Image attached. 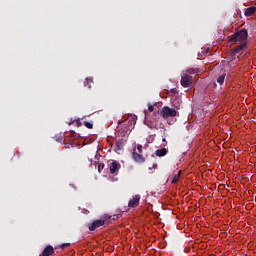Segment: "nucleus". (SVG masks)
I'll return each mask as SVG.
<instances>
[{"mask_svg":"<svg viewBox=\"0 0 256 256\" xmlns=\"http://www.w3.org/2000/svg\"><path fill=\"white\" fill-rule=\"evenodd\" d=\"M84 125L87 129H93V122L84 121Z\"/></svg>","mask_w":256,"mask_h":256,"instance_id":"nucleus-17","label":"nucleus"},{"mask_svg":"<svg viewBox=\"0 0 256 256\" xmlns=\"http://www.w3.org/2000/svg\"><path fill=\"white\" fill-rule=\"evenodd\" d=\"M163 143H167V139L163 138L162 139Z\"/></svg>","mask_w":256,"mask_h":256,"instance_id":"nucleus-22","label":"nucleus"},{"mask_svg":"<svg viewBox=\"0 0 256 256\" xmlns=\"http://www.w3.org/2000/svg\"><path fill=\"white\" fill-rule=\"evenodd\" d=\"M103 169H105V164L99 163V164H98V171H99V173H101V171H102Z\"/></svg>","mask_w":256,"mask_h":256,"instance_id":"nucleus-18","label":"nucleus"},{"mask_svg":"<svg viewBox=\"0 0 256 256\" xmlns=\"http://www.w3.org/2000/svg\"><path fill=\"white\" fill-rule=\"evenodd\" d=\"M155 107L153 105H149L148 106V111H150V113H153Z\"/></svg>","mask_w":256,"mask_h":256,"instance_id":"nucleus-21","label":"nucleus"},{"mask_svg":"<svg viewBox=\"0 0 256 256\" xmlns=\"http://www.w3.org/2000/svg\"><path fill=\"white\" fill-rule=\"evenodd\" d=\"M160 115L163 119H169L171 117H179V112L169 106H164L160 112Z\"/></svg>","mask_w":256,"mask_h":256,"instance_id":"nucleus-3","label":"nucleus"},{"mask_svg":"<svg viewBox=\"0 0 256 256\" xmlns=\"http://www.w3.org/2000/svg\"><path fill=\"white\" fill-rule=\"evenodd\" d=\"M137 151H138V153H143V145L138 144L137 145Z\"/></svg>","mask_w":256,"mask_h":256,"instance_id":"nucleus-20","label":"nucleus"},{"mask_svg":"<svg viewBox=\"0 0 256 256\" xmlns=\"http://www.w3.org/2000/svg\"><path fill=\"white\" fill-rule=\"evenodd\" d=\"M180 84L185 88L193 87V76H190L189 74L182 75Z\"/></svg>","mask_w":256,"mask_h":256,"instance_id":"nucleus-4","label":"nucleus"},{"mask_svg":"<svg viewBox=\"0 0 256 256\" xmlns=\"http://www.w3.org/2000/svg\"><path fill=\"white\" fill-rule=\"evenodd\" d=\"M255 11H256V7L255 6L248 7L245 10L244 15H245V17H251L253 15V13H255Z\"/></svg>","mask_w":256,"mask_h":256,"instance_id":"nucleus-10","label":"nucleus"},{"mask_svg":"<svg viewBox=\"0 0 256 256\" xmlns=\"http://www.w3.org/2000/svg\"><path fill=\"white\" fill-rule=\"evenodd\" d=\"M139 201H141V195H135L129 202L128 207H139Z\"/></svg>","mask_w":256,"mask_h":256,"instance_id":"nucleus-6","label":"nucleus"},{"mask_svg":"<svg viewBox=\"0 0 256 256\" xmlns=\"http://www.w3.org/2000/svg\"><path fill=\"white\" fill-rule=\"evenodd\" d=\"M181 173H182V171L180 170L177 174L173 175L172 184H175L179 181V177H181Z\"/></svg>","mask_w":256,"mask_h":256,"instance_id":"nucleus-12","label":"nucleus"},{"mask_svg":"<svg viewBox=\"0 0 256 256\" xmlns=\"http://www.w3.org/2000/svg\"><path fill=\"white\" fill-rule=\"evenodd\" d=\"M111 219V216H101L99 220H94L91 224H89L88 229L89 231H95V229H99V227H103L105 223H107Z\"/></svg>","mask_w":256,"mask_h":256,"instance_id":"nucleus-2","label":"nucleus"},{"mask_svg":"<svg viewBox=\"0 0 256 256\" xmlns=\"http://www.w3.org/2000/svg\"><path fill=\"white\" fill-rule=\"evenodd\" d=\"M67 247H71V243H64V244H61V245H60V248H61V249H65V248H67Z\"/></svg>","mask_w":256,"mask_h":256,"instance_id":"nucleus-19","label":"nucleus"},{"mask_svg":"<svg viewBox=\"0 0 256 256\" xmlns=\"http://www.w3.org/2000/svg\"><path fill=\"white\" fill-rule=\"evenodd\" d=\"M51 255H55V248H53V246L51 245H48L44 248V250L39 256H51Z\"/></svg>","mask_w":256,"mask_h":256,"instance_id":"nucleus-7","label":"nucleus"},{"mask_svg":"<svg viewBox=\"0 0 256 256\" xmlns=\"http://www.w3.org/2000/svg\"><path fill=\"white\" fill-rule=\"evenodd\" d=\"M118 169H121V164H119V162H117V161H113L110 164V173L113 175V174L117 173Z\"/></svg>","mask_w":256,"mask_h":256,"instance_id":"nucleus-9","label":"nucleus"},{"mask_svg":"<svg viewBox=\"0 0 256 256\" xmlns=\"http://www.w3.org/2000/svg\"><path fill=\"white\" fill-rule=\"evenodd\" d=\"M116 149L117 151H121V149H123V140L116 141Z\"/></svg>","mask_w":256,"mask_h":256,"instance_id":"nucleus-15","label":"nucleus"},{"mask_svg":"<svg viewBox=\"0 0 256 256\" xmlns=\"http://www.w3.org/2000/svg\"><path fill=\"white\" fill-rule=\"evenodd\" d=\"M132 159L136 162V163H145V158L143 155L137 153L135 150L132 153Z\"/></svg>","mask_w":256,"mask_h":256,"instance_id":"nucleus-8","label":"nucleus"},{"mask_svg":"<svg viewBox=\"0 0 256 256\" xmlns=\"http://www.w3.org/2000/svg\"><path fill=\"white\" fill-rule=\"evenodd\" d=\"M153 167H157V164H155Z\"/></svg>","mask_w":256,"mask_h":256,"instance_id":"nucleus-24","label":"nucleus"},{"mask_svg":"<svg viewBox=\"0 0 256 256\" xmlns=\"http://www.w3.org/2000/svg\"><path fill=\"white\" fill-rule=\"evenodd\" d=\"M246 48H247V43H241L233 49L232 54L242 55L243 51H245Z\"/></svg>","mask_w":256,"mask_h":256,"instance_id":"nucleus-5","label":"nucleus"},{"mask_svg":"<svg viewBox=\"0 0 256 256\" xmlns=\"http://www.w3.org/2000/svg\"><path fill=\"white\" fill-rule=\"evenodd\" d=\"M249 37V32L245 29L242 30H238L237 32H235L230 40L229 43L230 45H235V43H246L247 45V38Z\"/></svg>","mask_w":256,"mask_h":256,"instance_id":"nucleus-1","label":"nucleus"},{"mask_svg":"<svg viewBox=\"0 0 256 256\" xmlns=\"http://www.w3.org/2000/svg\"><path fill=\"white\" fill-rule=\"evenodd\" d=\"M186 73H188L189 75H195V74L199 73V70H197L195 68H189L188 70H186Z\"/></svg>","mask_w":256,"mask_h":256,"instance_id":"nucleus-16","label":"nucleus"},{"mask_svg":"<svg viewBox=\"0 0 256 256\" xmlns=\"http://www.w3.org/2000/svg\"><path fill=\"white\" fill-rule=\"evenodd\" d=\"M91 83H93V79L86 78L84 81V87H87L88 89H91Z\"/></svg>","mask_w":256,"mask_h":256,"instance_id":"nucleus-14","label":"nucleus"},{"mask_svg":"<svg viewBox=\"0 0 256 256\" xmlns=\"http://www.w3.org/2000/svg\"><path fill=\"white\" fill-rule=\"evenodd\" d=\"M225 77H227V74H222L217 78V83H219V85H223V83H225Z\"/></svg>","mask_w":256,"mask_h":256,"instance_id":"nucleus-13","label":"nucleus"},{"mask_svg":"<svg viewBox=\"0 0 256 256\" xmlns=\"http://www.w3.org/2000/svg\"><path fill=\"white\" fill-rule=\"evenodd\" d=\"M167 153H168V150L166 148H161L155 151L156 157H165Z\"/></svg>","mask_w":256,"mask_h":256,"instance_id":"nucleus-11","label":"nucleus"},{"mask_svg":"<svg viewBox=\"0 0 256 256\" xmlns=\"http://www.w3.org/2000/svg\"><path fill=\"white\" fill-rule=\"evenodd\" d=\"M176 109H179V105L178 106H175Z\"/></svg>","mask_w":256,"mask_h":256,"instance_id":"nucleus-23","label":"nucleus"}]
</instances>
